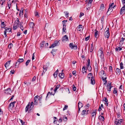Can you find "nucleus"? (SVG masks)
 Instances as JSON below:
<instances>
[{"instance_id": "nucleus-1", "label": "nucleus", "mask_w": 125, "mask_h": 125, "mask_svg": "<svg viewBox=\"0 0 125 125\" xmlns=\"http://www.w3.org/2000/svg\"><path fill=\"white\" fill-rule=\"evenodd\" d=\"M99 75L101 77L103 81H105L107 78L106 73L104 71L102 70L99 73Z\"/></svg>"}, {"instance_id": "nucleus-2", "label": "nucleus", "mask_w": 125, "mask_h": 125, "mask_svg": "<svg viewBox=\"0 0 125 125\" xmlns=\"http://www.w3.org/2000/svg\"><path fill=\"white\" fill-rule=\"evenodd\" d=\"M92 74L91 73H89L88 74L87 77L89 79L91 78V83L92 84H94L95 83V82L94 81V77L92 76Z\"/></svg>"}, {"instance_id": "nucleus-3", "label": "nucleus", "mask_w": 125, "mask_h": 125, "mask_svg": "<svg viewBox=\"0 0 125 125\" xmlns=\"http://www.w3.org/2000/svg\"><path fill=\"white\" fill-rule=\"evenodd\" d=\"M103 51V48L101 47L100 48L99 50L98 51L97 53V55L100 57L101 58H103L104 57V54Z\"/></svg>"}, {"instance_id": "nucleus-4", "label": "nucleus", "mask_w": 125, "mask_h": 125, "mask_svg": "<svg viewBox=\"0 0 125 125\" xmlns=\"http://www.w3.org/2000/svg\"><path fill=\"white\" fill-rule=\"evenodd\" d=\"M123 119H116L115 123L116 125H121V123L123 122Z\"/></svg>"}, {"instance_id": "nucleus-5", "label": "nucleus", "mask_w": 125, "mask_h": 125, "mask_svg": "<svg viewBox=\"0 0 125 125\" xmlns=\"http://www.w3.org/2000/svg\"><path fill=\"white\" fill-rule=\"evenodd\" d=\"M16 101H14L11 102L9 106V109L10 110H11L13 108L14 106V104L16 103Z\"/></svg>"}, {"instance_id": "nucleus-6", "label": "nucleus", "mask_w": 125, "mask_h": 125, "mask_svg": "<svg viewBox=\"0 0 125 125\" xmlns=\"http://www.w3.org/2000/svg\"><path fill=\"white\" fill-rule=\"evenodd\" d=\"M109 29L107 28L106 29V31H105L104 35L105 38H107L108 39L110 36V33L109 31Z\"/></svg>"}, {"instance_id": "nucleus-7", "label": "nucleus", "mask_w": 125, "mask_h": 125, "mask_svg": "<svg viewBox=\"0 0 125 125\" xmlns=\"http://www.w3.org/2000/svg\"><path fill=\"white\" fill-rule=\"evenodd\" d=\"M69 46L72 49L76 50L77 48V46L75 44H73V43H71L69 44Z\"/></svg>"}, {"instance_id": "nucleus-8", "label": "nucleus", "mask_w": 125, "mask_h": 125, "mask_svg": "<svg viewBox=\"0 0 125 125\" xmlns=\"http://www.w3.org/2000/svg\"><path fill=\"white\" fill-rule=\"evenodd\" d=\"M24 59L23 58L19 59L17 60V62H16V65H15V68H17L18 67V65H17V64L19 63L23 62L24 61Z\"/></svg>"}, {"instance_id": "nucleus-9", "label": "nucleus", "mask_w": 125, "mask_h": 125, "mask_svg": "<svg viewBox=\"0 0 125 125\" xmlns=\"http://www.w3.org/2000/svg\"><path fill=\"white\" fill-rule=\"evenodd\" d=\"M68 40V38L66 35H65L62 37V41L63 42L67 41Z\"/></svg>"}, {"instance_id": "nucleus-10", "label": "nucleus", "mask_w": 125, "mask_h": 125, "mask_svg": "<svg viewBox=\"0 0 125 125\" xmlns=\"http://www.w3.org/2000/svg\"><path fill=\"white\" fill-rule=\"evenodd\" d=\"M4 92L6 94H9L11 92V91L10 88H8L4 90Z\"/></svg>"}, {"instance_id": "nucleus-11", "label": "nucleus", "mask_w": 125, "mask_h": 125, "mask_svg": "<svg viewBox=\"0 0 125 125\" xmlns=\"http://www.w3.org/2000/svg\"><path fill=\"white\" fill-rule=\"evenodd\" d=\"M111 83H109L107 85V91H109V93L111 90V89L112 88Z\"/></svg>"}, {"instance_id": "nucleus-12", "label": "nucleus", "mask_w": 125, "mask_h": 125, "mask_svg": "<svg viewBox=\"0 0 125 125\" xmlns=\"http://www.w3.org/2000/svg\"><path fill=\"white\" fill-rule=\"evenodd\" d=\"M97 110V109H95L93 111L92 113V117H94V118H95L96 113V111Z\"/></svg>"}, {"instance_id": "nucleus-13", "label": "nucleus", "mask_w": 125, "mask_h": 125, "mask_svg": "<svg viewBox=\"0 0 125 125\" xmlns=\"http://www.w3.org/2000/svg\"><path fill=\"white\" fill-rule=\"evenodd\" d=\"M125 11V5H124V6L120 10V14L121 15L122 14L123 12Z\"/></svg>"}, {"instance_id": "nucleus-14", "label": "nucleus", "mask_w": 125, "mask_h": 125, "mask_svg": "<svg viewBox=\"0 0 125 125\" xmlns=\"http://www.w3.org/2000/svg\"><path fill=\"white\" fill-rule=\"evenodd\" d=\"M102 101H104L105 102V103H104L107 106H108V101L106 97H104Z\"/></svg>"}, {"instance_id": "nucleus-15", "label": "nucleus", "mask_w": 125, "mask_h": 125, "mask_svg": "<svg viewBox=\"0 0 125 125\" xmlns=\"http://www.w3.org/2000/svg\"><path fill=\"white\" fill-rule=\"evenodd\" d=\"M66 25H63V27L62 28V33H66Z\"/></svg>"}, {"instance_id": "nucleus-16", "label": "nucleus", "mask_w": 125, "mask_h": 125, "mask_svg": "<svg viewBox=\"0 0 125 125\" xmlns=\"http://www.w3.org/2000/svg\"><path fill=\"white\" fill-rule=\"evenodd\" d=\"M95 32L94 34V36L96 38L97 40L99 36L98 34L99 32L96 30H95Z\"/></svg>"}, {"instance_id": "nucleus-17", "label": "nucleus", "mask_w": 125, "mask_h": 125, "mask_svg": "<svg viewBox=\"0 0 125 125\" xmlns=\"http://www.w3.org/2000/svg\"><path fill=\"white\" fill-rule=\"evenodd\" d=\"M63 70H62V72ZM59 76L61 79H62L64 78V75L63 73L62 72V73H60L59 74Z\"/></svg>"}, {"instance_id": "nucleus-18", "label": "nucleus", "mask_w": 125, "mask_h": 125, "mask_svg": "<svg viewBox=\"0 0 125 125\" xmlns=\"http://www.w3.org/2000/svg\"><path fill=\"white\" fill-rule=\"evenodd\" d=\"M78 29L77 30L78 31H80L81 30H83V26L81 25H79L77 27Z\"/></svg>"}, {"instance_id": "nucleus-19", "label": "nucleus", "mask_w": 125, "mask_h": 125, "mask_svg": "<svg viewBox=\"0 0 125 125\" xmlns=\"http://www.w3.org/2000/svg\"><path fill=\"white\" fill-rule=\"evenodd\" d=\"M98 118L101 121H103L104 120V117L101 115H100L99 116Z\"/></svg>"}, {"instance_id": "nucleus-20", "label": "nucleus", "mask_w": 125, "mask_h": 125, "mask_svg": "<svg viewBox=\"0 0 125 125\" xmlns=\"http://www.w3.org/2000/svg\"><path fill=\"white\" fill-rule=\"evenodd\" d=\"M0 21L1 22V28H4L6 26V25L4 23V21H2L1 20Z\"/></svg>"}, {"instance_id": "nucleus-21", "label": "nucleus", "mask_w": 125, "mask_h": 125, "mask_svg": "<svg viewBox=\"0 0 125 125\" xmlns=\"http://www.w3.org/2000/svg\"><path fill=\"white\" fill-rule=\"evenodd\" d=\"M59 73V70L57 69L56 71L55 72L53 75L54 76L55 78L57 77L58 73Z\"/></svg>"}, {"instance_id": "nucleus-22", "label": "nucleus", "mask_w": 125, "mask_h": 125, "mask_svg": "<svg viewBox=\"0 0 125 125\" xmlns=\"http://www.w3.org/2000/svg\"><path fill=\"white\" fill-rule=\"evenodd\" d=\"M11 61H8L5 64L4 66L6 68H7V67H8L9 65H10V62Z\"/></svg>"}, {"instance_id": "nucleus-23", "label": "nucleus", "mask_w": 125, "mask_h": 125, "mask_svg": "<svg viewBox=\"0 0 125 125\" xmlns=\"http://www.w3.org/2000/svg\"><path fill=\"white\" fill-rule=\"evenodd\" d=\"M45 41H42L40 44V48H42L44 47V44H45Z\"/></svg>"}, {"instance_id": "nucleus-24", "label": "nucleus", "mask_w": 125, "mask_h": 125, "mask_svg": "<svg viewBox=\"0 0 125 125\" xmlns=\"http://www.w3.org/2000/svg\"><path fill=\"white\" fill-rule=\"evenodd\" d=\"M30 27L32 28V29H34V23L33 22H31L30 24Z\"/></svg>"}, {"instance_id": "nucleus-25", "label": "nucleus", "mask_w": 125, "mask_h": 125, "mask_svg": "<svg viewBox=\"0 0 125 125\" xmlns=\"http://www.w3.org/2000/svg\"><path fill=\"white\" fill-rule=\"evenodd\" d=\"M112 8L110 6H109V8L108 9V11L107 12V14L108 15H110V13H108V12L109 11H111V12H112L113 10Z\"/></svg>"}, {"instance_id": "nucleus-26", "label": "nucleus", "mask_w": 125, "mask_h": 125, "mask_svg": "<svg viewBox=\"0 0 125 125\" xmlns=\"http://www.w3.org/2000/svg\"><path fill=\"white\" fill-rule=\"evenodd\" d=\"M5 30L9 32H10L11 33H12V32L11 31V29L10 28H9L7 27L5 28Z\"/></svg>"}, {"instance_id": "nucleus-27", "label": "nucleus", "mask_w": 125, "mask_h": 125, "mask_svg": "<svg viewBox=\"0 0 125 125\" xmlns=\"http://www.w3.org/2000/svg\"><path fill=\"white\" fill-rule=\"evenodd\" d=\"M116 71L118 75H119L120 74L121 71L119 68H117L116 69Z\"/></svg>"}, {"instance_id": "nucleus-28", "label": "nucleus", "mask_w": 125, "mask_h": 125, "mask_svg": "<svg viewBox=\"0 0 125 125\" xmlns=\"http://www.w3.org/2000/svg\"><path fill=\"white\" fill-rule=\"evenodd\" d=\"M30 105V103H29L26 107L25 110V111L26 112H27V111H28V109L29 108Z\"/></svg>"}, {"instance_id": "nucleus-29", "label": "nucleus", "mask_w": 125, "mask_h": 125, "mask_svg": "<svg viewBox=\"0 0 125 125\" xmlns=\"http://www.w3.org/2000/svg\"><path fill=\"white\" fill-rule=\"evenodd\" d=\"M60 86V84H58L56 86L54 90V91L55 93L56 92L57 89L59 88Z\"/></svg>"}, {"instance_id": "nucleus-30", "label": "nucleus", "mask_w": 125, "mask_h": 125, "mask_svg": "<svg viewBox=\"0 0 125 125\" xmlns=\"http://www.w3.org/2000/svg\"><path fill=\"white\" fill-rule=\"evenodd\" d=\"M78 107H80V108H81L83 106V104L80 102H79L78 103Z\"/></svg>"}, {"instance_id": "nucleus-31", "label": "nucleus", "mask_w": 125, "mask_h": 125, "mask_svg": "<svg viewBox=\"0 0 125 125\" xmlns=\"http://www.w3.org/2000/svg\"><path fill=\"white\" fill-rule=\"evenodd\" d=\"M87 66L88 70L89 71H91L92 68L91 66L90 65H87Z\"/></svg>"}, {"instance_id": "nucleus-32", "label": "nucleus", "mask_w": 125, "mask_h": 125, "mask_svg": "<svg viewBox=\"0 0 125 125\" xmlns=\"http://www.w3.org/2000/svg\"><path fill=\"white\" fill-rule=\"evenodd\" d=\"M39 97V96L38 95H37L35 96L34 98V101H38L39 100V98H38Z\"/></svg>"}, {"instance_id": "nucleus-33", "label": "nucleus", "mask_w": 125, "mask_h": 125, "mask_svg": "<svg viewBox=\"0 0 125 125\" xmlns=\"http://www.w3.org/2000/svg\"><path fill=\"white\" fill-rule=\"evenodd\" d=\"M86 109L85 110H83L82 111L81 115H85V114H86Z\"/></svg>"}, {"instance_id": "nucleus-34", "label": "nucleus", "mask_w": 125, "mask_h": 125, "mask_svg": "<svg viewBox=\"0 0 125 125\" xmlns=\"http://www.w3.org/2000/svg\"><path fill=\"white\" fill-rule=\"evenodd\" d=\"M122 49V48L120 47H116L115 49V51L117 52L118 51H120V50H121Z\"/></svg>"}, {"instance_id": "nucleus-35", "label": "nucleus", "mask_w": 125, "mask_h": 125, "mask_svg": "<svg viewBox=\"0 0 125 125\" xmlns=\"http://www.w3.org/2000/svg\"><path fill=\"white\" fill-rule=\"evenodd\" d=\"M82 72H83V73H84V72H86V69H85V66H83L82 68Z\"/></svg>"}, {"instance_id": "nucleus-36", "label": "nucleus", "mask_w": 125, "mask_h": 125, "mask_svg": "<svg viewBox=\"0 0 125 125\" xmlns=\"http://www.w3.org/2000/svg\"><path fill=\"white\" fill-rule=\"evenodd\" d=\"M54 44H55L56 46L58 45L59 44V41H56L54 42Z\"/></svg>"}, {"instance_id": "nucleus-37", "label": "nucleus", "mask_w": 125, "mask_h": 125, "mask_svg": "<svg viewBox=\"0 0 125 125\" xmlns=\"http://www.w3.org/2000/svg\"><path fill=\"white\" fill-rule=\"evenodd\" d=\"M114 90L113 91V93L114 94H117H117V88H114Z\"/></svg>"}, {"instance_id": "nucleus-38", "label": "nucleus", "mask_w": 125, "mask_h": 125, "mask_svg": "<svg viewBox=\"0 0 125 125\" xmlns=\"http://www.w3.org/2000/svg\"><path fill=\"white\" fill-rule=\"evenodd\" d=\"M53 118H54V120L53 121V123L54 124H56L57 121V119L56 117H54Z\"/></svg>"}, {"instance_id": "nucleus-39", "label": "nucleus", "mask_w": 125, "mask_h": 125, "mask_svg": "<svg viewBox=\"0 0 125 125\" xmlns=\"http://www.w3.org/2000/svg\"><path fill=\"white\" fill-rule=\"evenodd\" d=\"M104 8V5L103 4H102L100 6V9L103 10Z\"/></svg>"}, {"instance_id": "nucleus-40", "label": "nucleus", "mask_w": 125, "mask_h": 125, "mask_svg": "<svg viewBox=\"0 0 125 125\" xmlns=\"http://www.w3.org/2000/svg\"><path fill=\"white\" fill-rule=\"evenodd\" d=\"M125 39L123 37L121 38V40L120 41V43H123V42H124Z\"/></svg>"}, {"instance_id": "nucleus-41", "label": "nucleus", "mask_w": 125, "mask_h": 125, "mask_svg": "<svg viewBox=\"0 0 125 125\" xmlns=\"http://www.w3.org/2000/svg\"><path fill=\"white\" fill-rule=\"evenodd\" d=\"M31 60H28L26 62V66H27L29 63L30 62Z\"/></svg>"}, {"instance_id": "nucleus-42", "label": "nucleus", "mask_w": 125, "mask_h": 125, "mask_svg": "<svg viewBox=\"0 0 125 125\" xmlns=\"http://www.w3.org/2000/svg\"><path fill=\"white\" fill-rule=\"evenodd\" d=\"M56 46L55 44L54 43H53L52 44L51 46L49 47V48H52Z\"/></svg>"}, {"instance_id": "nucleus-43", "label": "nucleus", "mask_w": 125, "mask_h": 125, "mask_svg": "<svg viewBox=\"0 0 125 125\" xmlns=\"http://www.w3.org/2000/svg\"><path fill=\"white\" fill-rule=\"evenodd\" d=\"M21 10L20 11V13L19 14V16L21 17V15H22L23 14V10H22L21 11Z\"/></svg>"}, {"instance_id": "nucleus-44", "label": "nucleus", "mask_w": 125, "mask_h": 125, "mask_svg": "<svg viewBox=\"0 0 125 125\" xmlns=\"http://www.w3.org/2000/svg\"><path fill=\"white\" fill-rule=\"evenodd\" d=\"M5 1L4 0H1L0 2L1 4L2 5H3L4 4H5Z\"/></svg>"}, {"instance_id": "nucleus-45", "label": "nucleus", "mask_w": 125, "mask_h": 125, "mask_svg": "<svg viewBox=\"0 0 125 125\" xmlns=\"http://www.w3.org/2000/svg\"><path fill=\"white\" fill-rule=\"evenodd\" d=\"M16 24H17V25H17L18 27L20 26L21 27V22H18V23H16Z\"/></svg>"}, {"instance_id": "nucleus-46", "label": "nucleus", "mask_w": 125, "mask_h": 125, "mask_svg": "<svg viewBox=\"0 0 125 125\" xmlns=\"http://www.w3.org/2000/svg\"><path fill=\"white\" fill-rule=\"evenodd\" d=\"M120 69H123V63L122 62L120 64Z\"/></svg>"}, {"instance_id": "nucleus-47", "label": "nucleus", "mask_w": 125, "mask_h": 125, "mask_svg": "<svg viewBox=\"0 0 125 125\" xmlns=\"http://www.w3.org/2000/svg\"><path fill=\"white\" fill-rule=\"evenodd\" d=\"M64 13H65V16L66 17H68V15L69 14V13L67 11H65L64 12Z\"/></svg>"}, {"instance_id": "nucleus-48", "label": "nucleus", "mask_w": 125, "mask_h": 125, "mask_svg": "<svg viewBox=\"0 0 125 125\" xmlns=\"http://www.w3.org/2000/svg\"><path fill=\"white\" fill-rule=\"evenodd\" d=\"M67 120V117L65 116H64L63 118V120L64 121H66Z\"/></svg>"}, {"instance_id": "nucleus-49", "label": "nucleus", "mask_w": 125, "mask_h": 125, "mask_svg": "<svg viewBox=\"0 0 125 125\" xmlns=\"http://www.w3.org/2000/svg\"><path fill=\"white\" fill-rule=\"evenodd\" d=\"M67 20H63L62 21V23L63 24V25H66L65 24L66 23V22H67Z\"/></svg>"}, {"instance_id": "nucleus-50", "label": "nucleus", "mask_w": 125, "mask_h": 125, "mask_svg": "<svg viewBox=\"0 0 125 125\" xmlns=\"http://www.w3.org/2000/svg\"><path fill=\"white\" fill-rule=\"evenodd\" d=\"M68 106L66 105H65L63 109V110L64 111L67 109V108H68Z\"/></svg>"}, {"instance_id": "nucleus-51", "label": "nucleus", "mask_w": 125, "mask_h": 125, "mask_svg": "<svg viewBox=\"0 0 125 125\" xmlns=\"http://www.w3.org/2000/svg\"><path fill=\"white\" fill-rule=\"evenodd\" d=\"M42 95H41L39 96L40 97L39 99V102L40 103H41V100H42Z\"/></svg>"}, {"instance_id": "nucleus-52", "label": "nucleus", "mask_w": 125, "mask_h": 125, "mask_svg": "<svg viewBox=\"0 0 125 125\" xmlns=\"http://www.w3.org/2000/svg\"><path fill=\"white\" fill-rule=\"evenodd\" d=\"M73 90L74 91H76V87L74 86V84H73Z\"/></svg>"}, {"instance_id": "nucleus-53", "label": "nucleus", "mask_w": 125, "mask_h": 125, "mask_svg": "<svg viewBox=\"0 0 125 125\" xmlns=\"http://www.w3.org/2000/svg\"><path fill=\"white\" fill-rule=\"evenodd\" d=\"M13 46V44L12 43H10L8 45V48L10 49L11 48V47Z\"/></svg>"}, {"instance_id": "nucleus-54", "label": "nucleus", "mask_w": 125, "mask_h": 125, "mask_svg": "<svg viewBox=\"0 0 125 125\" xmlns=\"http://www.w3.org/2000/svg\"><path fill=\"white\" fill-rule=\"evenodd\" d=\"M27 11L26 10L25 11V17L26 18H27Z\"/></svg>"}, {"instance_id": "nucleus-55", "label": "nucleus", "mask_w": 125, "mask_h": 125, "mask_svg": "<svg viewBox=\"0 0 125 125\" xmlns=\"http://www.w3.org/2000/svg\"><path fill=\"white\" fill-rule=\"evenodd\" d=\"M90 37L89 36L87 37H86L85 38V40L86 41H87L88 40H89L90 38Z\"/></svg>"}, {"instance_id": "nucleus-56", "label": "nucleus", "mask_w": 125, "mask_h": 125, "mask_svg": "<svg viewBox=\"0 0 125 125\" xmlns=\"http://www.w3.org/2000/svg\"><path fill=\"white\" fill-rule=\"evenodd\" d=\"M48 43H45L44 47L45 48H48Z\"/></svg>"}, {"instance_id": "nucleus-57", "label": "nucleus", "mask_w": 125, "mask_h": 125, "mask_svg": "<svg viewBox=\"0 0 125 125\" xmlns=\"http://www.w3.org/2000/svg\"><path fill=\"white\" fill-rule=\"evenodd\" d=\"M95 69L96 70V73H97L98 71V67H97V63L96 64H95Z\"/></svg>"}, {"instance_id": "nucleus-58", "label": "nucleus", "mask_w": 125, "mask_h": 125, "mask_svg": "<svg viewBox=\"0 0 125 125\" xmlns=\"http://www.w3.org/2000/svg\"><path fill=\"white\" fill-rule=\"evenodd\" d=\"M84 15V13H82V12H81L80 13V14L79 15V17L80 18H81V17Z\"/></svg>"}, {"instance_id": "nucleus-59", "label": "nucleus", "mask_w": 125, "mask_h": 125, "mask_svg": "<svg viewBox=\"0 0 125 125\" xmlns=\"http://www.w3.org/2000/svg\"><path fill=\"white\" fill-rule=\"evenodd\" d=\"M33 106V102H32L31 103V106L30 108H32Z\"/></svg>"}, {"instance_id": "nucleus-60", "label": "nucleus", "mask_w": 125, "mask_h": 125, "mask_svg": "<svg viewBox=\"0 0 125 125\" xmlns=\"http://www.w3.org/2000/svg\"><path fill=\"white\" fill-rule=\"evenodd\" d=\"M6 33V31L5 30L4 31V35L5 37H7V36Z\"/></svg>"}, {"instance_id": "nucleus-61", "label": "nucleus", "mask_w": 125, "mask_h": 125, "mask_svg": "<svg viewBox=\"0 0 125 125\" xmlns=\"http://www.w3.org/2000/svg\"><path fill=\"white\" fill-rule=\"evenodd\" d=\"M112 67L111 66H110L109 67V71L110 72H112Z\"/></svg>"}, {"instance_id": "nucleus-62", "label": "nucleus", "mask_w": 125, "mask_h": 125, "mask_svg": "<svg viewBox=\"0 0 125 125\" xmlns=\"http://www.w3.org/2000/svg\"><path fill=\"white\" fill-rule=\"evenodd\" d=\"M76 71H73L72 72V73L73 75H76Z\"/></svg>"}, {"instance_id": "nucleus-63", "label": "nucleus", "mask_w": 125, "mask_h": 125, "mask_svg": "<svg viewBox=\"0 0 125 125\" xmlns=\"http://www.w3.org/2000/svg\"><path fill=\"white\" fill-rule=\"evenodd\" d=\"M17 27H18L16 25L15 26H14L13 27V29L14 30H15L17 28Z\"/></svg>"}, {"instance_id": "nucleus-64", "label": "nucleus", "mask_w": 125, "mask_h": 125, "mask_svg": "<svg viewBox=\"0 0 125 125\" xmlns=\"http://www.w3.org/2000/svg\"><path fill=\"white\" fill-rule=\"evenodd\" d=\"M123 4V5H125V0H121Z\"/></svg>"}]
</instances>
